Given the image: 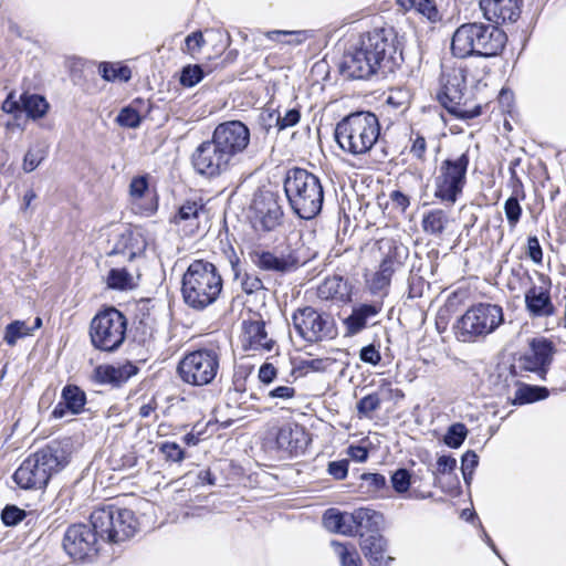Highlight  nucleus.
I'll use <instances>...</instances> for the list:
<instances>
[{
    "label": "nucleus",
    "mask_w": 566,
    "mask_h": 566,
    "mask_svg": "<svg viewBox=\"0 0 566 566\" xmlns=\"http://www.w3.org/2000/svg\"><path fill=\"white\" fill-rule=\"evenodd\" d=\"M397 2L403 10H413L432 23L442 19L434 0H397Z\"/></svg>",
    "instance_id": "32"
},
{
    "label": "nucleus",
    "mask_w": 566,
    "mask_h": 566,
    "mask_svg": "<svg viewBox=\"0 0 566 566\" xmlns=\"http://www.w3.org/2000/svg\"><path fill=\"white\" fill-rule=\"evenodd\" d=\"M539 285L533 284L524 295L525 307L532 317H548L555 314L551 298L552 283L548 276L538 274Z\"/></svg>",
    "instance_id": "20"
},
{
    "label": "nucleus",
    "mask_w": 566,
    "mask_h": 566,
    "mask_svg": "<svg viewBox=\"0 0 566 566\" xmlns=\"http://www.w3.org/2000/svg\"><path fill=\"white\" fill-rule=\"evenodd\" d=\"M377 245L381 254L378 271L392 277L394 273L403 266L409 255L408 248L394 239H381Z\"/></svg>",
    "instance_id": "22"
},
{
    "label": "nucleus",
    "mask_w": 566,
    "mask_h": 566,
    "mask_svg": "<svg viewBox=\"0 0 566 566\" xmlns=\"http://www.w3.org/2000/svg\"><path fill=\"white\" fill-rule=\"evenodd\" d=\"M160 451L166 457L167 460L174 462H180L184 460L185 453L179 444L176 442H165L160 447Z\"/></svg>",
    "instance_id": "59"
},
{
    "label": "nucleus",
    "mask_w": 566,
    "mask_h": 566,
    "mask_svg": "<svg viewBox=\"0 0 566 566\" xmlns=\"http://www.w3.org/2000/svg\"><path fill=\"white\" fill-rule=\"evenodd\" d=\"M24 516L25 512L14 505L6 506L1 514L2 522L8 526L17 525Z\"/></svg>",
    "instance_id": "57"
},
{
    "label": "nucleus",
    "mask_w": 566,
    "mask_h": 566,
    "mask_svg": "<svg viewBox=\"0 0 566 566\" xmlns=\"http://www.w3.org/2000/svg\"><path fill=\"white\" fill-rule=\"evenodd\" d=\"M20 101L24 112L32 118H40L44 116L49 107L45 98L38 94H23L20 96Z\"/></svg>",
    "instance_id": "38"
},
{
    "label": "nucleus",
    "mask_w": 566,
    "mask_h": 566,
    "mask_svg": "<svg viewBox=\"0 0 566 566\" xmlns=\"http://www.w3.org/2000/svg\"><path fill=\"white\" fill-rule=\"evenodd\" d=\"M457 467V460L450 455H441L437 461V472L440 474L451 473Z\"/></svg>",
    "instance_id": "63"
},
{
    "label": "nucleus",
    "mask_w": 566,
    "mask_h": 566,
    "mask_svg": "<svg viewBox=\"0 0 566 566\" xmlns=\"http://www.w3.org/2000/svg\"><path fill=\"white\" fill-rule=\"evenodd\" d=\"M484 17L494 23L516 21L521 10L518 0H480Z\"/></svg>",
    "instance_id": "24"
},
{
    "label": "nucleus",
    "mask_w": 566,
    "mask_h": 566,
    "mask_svg": "<svg viewBox=\"0 0 566 566\" xmlns=\"http://www.w3.org/2000/svg\"><path fill=\"white\" fill-rule=\"evenodd\" d=\"M92 527L99 538L111 543H118L135 535L138 521L132 510L107 505L92 512L90 516Z\"/></svg>",
    "instance_id": "9"
},
{
    "label": "nucleus",
    "mask_w": 566,
    "mask_h": 566,
    "mask_svg": "<svg viewBox=\"0 0 566 566\" xmlns=\"http://www.w3.org/2000/svg\"><path fill=\"white\" fill-rule=\"evenodd\" d=\"M360 480V490L368 494H377L386 488V478L379 473H364Z\"/></svg>",
    "instance_id": "42"
},
{
    "label": "nucleus",
    "mask_w": 566,
    "mask_h": 566,
    "mask_svg": "<svg viewBox=\"0 0 566 566\" xmlns=\"http://www.w3.org/2000/svg\"><path fill=\"white\" fill-rule=\"evenodd\" d=\"M211 138L237 161L250 144V129L240 120H228L214 128Z\"/></svg>",
    "instance_id": "15"
},
{
    "label": "nucleus",
    "mask_w": 566,
    "mask_h": 566,
    "mask_svg": "<svg viewBox=\"0 0 566 566\" xmlns=\"http://www.w3.org/2000/svg\"><path fill=\"white\" fill-rule=\"evenodd\" d=\"M146 247L147 241L142 233L126 230L118 237L112 253L122 254L127 258V260L132 261L140 256L145 252Z\"/></svg>",
    "instance_id": "28"
},
{
    "label": "nucleus",
    "mask_w": 566,
    "mask_h": 566,
    "mask_svg": "<svg viewBox=\"0 0 566 566\" xmlns=\"http://www.w3.org/2000/svg\"><path fill=\"white\" fill-rule=\"evenodd\" d=\"M380 406V399L378 395L371 394L361 398L357 403V410L360 415L369 416L373 411L378 409Z\"/></svg>",
    "instance_id": "58"
},
{
    "label": "nucleus",
    "mask_w": 566,
    "mask_h": 566,
    "mask_svg": "<svg viewBox=\"0 0 566 566\" xmlns=\"http://www.w3.org/2000/svg\"><path fill=\"white\" fill-rule=\"evenodd\" d=\"M467 434V427L461 422H457L449 427L443 441L450 448H459L465 440Z\"/></svg>",
    "instance_id": "44"
},
{
    "label": "nucleus",
    "mask_w": 566,
    "mask_h": 566,
    "mask_svg": "<svg viewBox=\"0 0 566 566\" xmlns=\"http://www.w3.org/2000/svg\"><path fill=\"white\" fill-rule=\"evenodd\" d=\"M223 280L217 266L206 260H193L187 268L181 282L184 302L201 311L212 305L220 296Z\"/></svg>",
    "instance_id": "4"
},
{
    "label": "nucleus",
    "mask_w": 566,
    "mask_h": 566,
    "mask_svg": "<svg viewBox=\"0 0 566 566\" xmlns=\"http://www.w3.org/2000/svg\"><path fill=\"white\" fill-rule=\"evenodd\" d=\"M479 463V458L474 451H467L462 457L461 470L467 483H470L473 471Z\"/></svg>",
    "instance_id": "54"
},
{
    "label": "nucleus",
    "mask_w": 566,
    "mask_h": 566,
    "mask_svg": "<svg viewBox=\"0 0 566 566\" xmlns=\"http://www.w3.org/2000/svg\"><path fill=\"white\" fill-rule=\"evenodd\" d=\"M301 118L300 111L296 108H291L285 111V114L282 116L280 113L276 116L275 125L279 130L286 129L289 127L295 126Z\"/></svg>",
    "instance_id": "53"
},
{
    "label": "nucleus",
    "mask_w": 566,
    "mask_h": 566,
    "mask_svg": "<svg viewBox=\"0 0 566 566\" xmlns=\"http://www.w3.org/2000/svg\"><path fill=\"white\" fill-rule=\"evenodd\" d=\"M533 354H555L559 349L556 344L544 336L535 337L530 342Z\"/></svg>",
    "instance_id": "52"
},
{
    "label": "nucleus",
    "mask_w": 566,
    "mask_h": 566,
    "mask_svg": "<svg viewBox=\"0 0 566 566\" xmlns=\"http://www.w3.org/2000/svg\"><path fill=\"white\" fill-rule=\"evenodd\" d=\"M295 395V389L289 386H279L269 391V397L273 399H282L287 400L293 398Z\"/></svg>",
    "instance_id": "64"
},
{
    "label": "nucleus",
    "mask_w": 566,
    "mask_h": 566,
    "mask_svg": "<svg viewBox=\"0 0 566 566\" xmlns=\"http://www.w3.org/2000/svg\"><path fill=\"white\" fill-rule=\"evenodd\" d=\"M506 34L493 24L467 22L455 29L451 39V54L458 59L491 57L502 52Z\"/></svg>",
    "instance_id": "3"
},
{
    "label": "nucleus",
    "mask_w": 566,
    "mask_h": 566,
    "mask_svg": "<svg viewBox=\"0 0 566 566\" xmlns=\"http://www.w3.org/2000/svg\"><path fill=\"white\" fill-rule=\"evenodd\" d=\"M241 348L243 350H265L275 349V340L268 336L264 323L260 321L244 322L243 332L240 336Z\"/></svg>",
    "instance_id": "23"
},
{
    "label": "nucleus",
    "mask_w": 566,
    "mask_h": 566,
    "mask_svg": "<svg viewBox=\"0 0 566 566\" xmlns=\"http://www.w3.org/2000/svg\"><path fill=\"white\" fill-rule=\"evenodd\" d=\"M116 122L127 128H137L140 125L142 116L133 106H126L120 109Z\"/></svg>",
    "instance_id": "47"
},
{
    "label": "nucleus",
    "mask_w": 566,
    "mask_h": 566,
    "mask_svg": "<svg viewBox=\"0 0 566 566\" xmlns=\"http://www.w3.org/2000/svg\"><path fill=\"white\" fill-rule=\"evenodd\" d=\"M502 322L501 306L480 303L460 317L455 325L457 337L461 342H471L476 336L492 333Z\"/></svg>",
    "instance_id": "10"
},
{
    "label": "nucleus",
    "mask_w": 566,
    "mask_h": 566,
    "mask_svg": "<svg viewBox=\"0 0 566 566\" xmlns=\"http://www.w3.org/2000/svg\"><path fill=\"white\" fill-rule=\"evenodd\" d=\"M308 442L304 428L296 422H286L276 433L277 447L287 452L303 451Z\"/></svg>",
    "instance_id": "25"
},
{
    "label": "nucleus",
    "mask_w": 566,
    "mask_h": 566,
    "mask_svg": "<svg viewBox=\"0 0 566 566\" xmlns=\"http://www.w3.org/2000/svg\"><path fill=\"white\" fill-rule=\"evenodd\" d=\"M348 285L340 276L325 279L317 287V295L321 300L344 301L348 297Z\"/></svg>",
    "instance_id": "31"
},
{
    "label": "nucleus",
    "mask_w": 566,
    "mask_h": 566,
    "mask_svg": "<svg viewBox=\"0 0 566 566\" xmlns=\"http://www.w3.org/2000/svg\"><path fill=\"white\" fill-rule=\"evenodd\" d=\"M217 356H184L178 365L182 380L195 386L211 382L217 375Z\"/></svg>",
    "instance_id": "18"
},
{
    "label": "nucleus",
    "mask_w": 566,
    "mask_h": 566,
    "mask_svg": "<svg viewBox=\"0 0 566 566\" xmlns=\"http://www.w3.org/2000/svg\"><path fill=\"white\" fill-rule=\"evenodd\" d=\"M46 157V149L44 146L36 145L31 147L23 159V170L27 172L33 171Z\"/></svg>",
    "instance_id": "45"
},
{
    "label": "nucleus",
    "mask_w": 566,
    "mask_h": 566,
    "mask_svg": "<svg viewBox=\"0 0 566 566\" xmlns=\"http://www.w3.org/2000/svg\"><path fill=\"white\" fill-rule=\"evenodd\" d=\"M195 171L206 178H216L229 171L235 161L213 139L202 142L191 155Z\"/></svg>",
    "instance_id": "13"
},
{
    "label": "nucleus",
    "mask_w": 566,
    "mask_h": 566,
    "mask_svg": "<svg viewBox=\"0 0 566 566\" xmlns=\"http://www.w3.org/2000/svg\"><path fill=\"white\" fill-rule=\"evenodd\" d=\"M284 191L295 214L302 219L316 217L323 207L324 192L321 180L302 169H290L284 179Z\"/></svg>",
    "instance_id": "7"
},
{
    "label": "nucleus",
    "mask_w": 566,
    "mask_h": 566,
    "mask_svg": "<svg viewBox=\"0 0 566 566\" xmlns=\"http://www.w3.org/2000/svg\"><path fill=\"white\" fill-rule=\"evenodd\" d=\"M548 391L544 387H535L528 385H521L515 391L513 405H524L545 399Z\"/></svg>",
    "instance_id": "36"
},
{
    "label": "nucleus",
    "mask_w": 566,
    "mask_h": 566,
    "mask_svg": "<svg viewBox=\"0 0 566 566\" xmlns=\"http://www.w3.org/2000/svg\"><path fill=\"white\" fill-rule=\"evenodd\" d=\"M391 484L396 492L405 493L409 490L411 484V475L406 469H398L391 475Z\"/></svg>",
    "instance_id": "51"
},
{
    "label": "nucleus",
    "mask_w": 566,
    "mask_h": 566,
    "mask_svg": "<svg viewBox=\"0 0 566 566\" xmlns=\"http://www.w3.org/2000/svg\"><path fill=\"white\" fill-rule=\"evenodd\" d=\"M281 35L290 36L285 43L292 44V45H298L303 42H305L310 36V31H281V30H273L265 33V36L273 41H279V38Z\"/></svg>",
    "instance_id": "46"
},
{
    "label": "nucleus",
    "mask_w": 566,
    "mask_h": 566,
    "mask_svg": "<svg viewBox=\"0 0 566 566\" xmlns=\"http://www.w3.org/2000/svg\"><path fill=\"white\" fill-rule=\"evenodd\" d=\"M360 548L371 566H389L394 560L387 554V542L380 534H371L364 537Z\"/></svg>",
    "instance_id": "27"
},
{
    "label": "nucleus",
    "mask_w": 566,
    "mask_h": 566,
    "mask_svg": "<svg viewBox=\"0 0 566 566\" xmlns=\"http://www.w3.org/2000/svg\"><path fill=\"white\" fill-rule=\"evenodd\" d=\"M380 136L378 117L370 112H356L344 117L335 128L342 150L353 156L368 154Z\"/></svg>",
    "instance_id": "6"
},
{
    "label": "nucleus",
    "mask_w": 566,
    "mask_h": 566,
    "mask_svg": "<svg viewBox=\"0 0 566 566\" xmlns=\"http://www.w3.org/2000/svg\"><path fill=\"white\" fill-rule=\"evenodd\" d=\"M203 210V205L198 201H186L184 202L177 213L170 219L172 223L180 224L187 222L192 224L199 217V213Z\"/></svg>",
    "instance_id": "39"
},
{
    "label": "nucleus",
    "mask_w": 566,
    "mask_h": 566,
    "mask_svg": "<svg viewBox=\"0 0 566 566\" xmlns=\"http://www.w3.org/2000/svg\"><path fill=\"white\" fill-rule=\"evenodd\" d=\"M70 459L67 446L52 442L30 454L13 474L15 483L22 489H41L51 476L62 470Z\"/></svg>",
    "instance_id": "5"
},
{
    "label": "nucleus",
    "mask_w": 566,
    "mask_h": 566,
    "mask_svg": "<svg viewBox=\"0 0 566 566\" xmlns=\"http://www.w3.org/2000/svg\"><path fill=\"white\" fill-rule=\"evenodd\" d=\"M381 521L382 515L380 513L366 507L357 509L352 513L329 509L323 516V524L326 530L343 535H354L363 527H377Z\"/></svg>",
    "instance_id": "12"
},
{
    "label": "nucleus",
    "mask_w": 566,
    "mask_h": 566,
    "mask_svg": "<svg viewBox=\"0 0 566 566\" xmlns=\"http://www.w3.org/2000/svg\"><path fill=\"white\" fill-rule=\"evenodd\" d=\"M249 256L254 266L265 272L285 274L300 265V260L292 250L270 251L256 248L250 251Z\"/></svg>",
    "instance_id": "17"
},
{
    "label": "nucleus",
    "mask_w": 566,
    "mask_h": 566,
    "mask_svg": "<svg viewBox=\"0 0 566 566\" xmlns=\"http://www.w3.org/2000/svg\"><path fill=\"white\" fill-rule=\"evenodd\" d=\"M331 546L340 566H363V560L354 544L332 541Z\"/></svg>",
    "instance_id": "34"
},
{
    "label": "nucleus",
    "mask_w": 566,
    "mask_h": 566,
    "mask_svg": "<svg viewBox=\"0 0 566 566\" xmlns=\"http://www.w3.org/2000/svg\"><path fill=\"white\" fill-rule=\"evenodd\" d=\"M126 327V317L115 307L99 312L91 323L92 343L99 350H116L125 339Z\"/></svg>",
    "instance_id": "11"
},
{
    "label": "nucleus",
    "mask_w": 566,
    "mask_h": 566,
    "mask_svg": "<svg viewBox=\"0 0 566 566\" xmlns=\"http://www.w3.org/2000/svg\"><path fill=\"white\" fill-rule=\"evenodd\" d=\"M98 538L99 535L92 525L74 524L65 532L63 547L71 558L83 560L97 552Z\"/></svg>",
    "instance_id": "16"
},
{
    "label": "nucleus",
    "mask_w": 566,
    "mask_h": 566,
    "mask_svg": "<svg viewBox=\"0 0 566 566\" xmlns=\"http://www.w3.org/2000/svg\"><path fill=\"white\" fill-rule=\"evenodd\" d=\"M390 282V276L377 271L368 281V286L373 294H380L389 287Z\"/></svg>",
    "instance_id": "55"
},
{
    "label": "nucleus",
    "mask_w": 566,
    "mask_h": 566,
    "mask_svg": "<svg viewBox=\"0 0 566 566\" xmlns=\"http://www.w3.org/2000/svg\"><path fill=\"white\" fill-rule=\"evenodd\" d=\"M42 319L36 317L32 325H29L24 321H14L7 325L4 329L3 339L9 345H14L19 339L32 335L33 331L40 328Z\"/></svg>",
    "instance_id": "33"
},
{
    "label": "nucleus",
    "mask_w": 566,
    "mask_h": 566,
    "mask_svg": "<svg viewBox=\"0 0 566 566\" xmlns=\"http://www.w3.org/2000/svg\"><path fill=\"white\" fill-rule=\"evenodd\" d=\"M334 360L329 357L315 358L312 360H301L300 363L293 361V374H296L297 377H301L305 376L310 371H323Z\"/></svg>",
    "instance_id": "40"
},
{
    "label": "nucleus",
    "mask_w": 566,
    "mask_h": 566,
    "mask_svg": "<svg viewBox=\"0 0 566 566\" xmlns=\"http://www.w3.org/2000/svg\"><path fill=\"white\" fill-rule=\"evenodd\" d=\"M203 78V71L200 65H188L181 71L180 83L184 86L192 87Z\"/></svg>",
    "instance_id": "50"
},
{
    "label": "nucleus",
    "mask_w": 566,
    "mask_h": 566,
    "mask_svg": "<svg viewBox=\"0 0 566 566\" xmlns=\"http://www.w3.org/2000/svg\"><path fill=\"white\" fill-rule=\"evenodd\" d=\"M551 361L552 356H520L518 367L526 371L534 373L541 379H544Z\"/></svg>",
    "instance_id": "37"
},
{
    "label": "nucleus",
    "mask_w": 566,
    "mask_h": 566,
    "mask_svg": "<svg viewBox=\"0 0 566 566\" xmlns=\"http://www.w3.org/2000/svg\"><path fill=\"white\" fill-rule=\"evenodd\" d=\"M128 198L132 210L136 214L150 217L158 210V195L149 186L148 175L133 177L128 187Z\"/></svg>",
    "instance_id": "19"
},
{
    "label": "nucleus",
    "mask_w": 566,
    "mask_h": 566,
    "mask_svg": "<svg viewBox=\"0 0 566 566\" xmlns=\"http://www.w3.org/2000/svg\"><path fill=\"white\" fill-rule=\"evenodd\" d=\"M185 43L187 46V51L189 53H193V52L199 51L203 46L205 39H203L202 33L200 31H197V32H192L191 34H189L186 38Z\"/></svg>",
    "instance_id": "62"
},
{
    "label": "nucleus",
    "mask_w": 566,
    "mask_h": 566,
    "mask_svg": "<svg viewBox=\"0 0 566 566\" xmlns=\"http://www.w3.org/2000/svg\"><path fill=\"white\" fill-rule=\"evenodd\" d=\"M265 208H256V216L253 221V227L256 231H272L281 222L282 210L276 201L270 199L264 203Z\"/></svg>",
    "instance_id": "30"
},
{
    "label": "nucleus",
    "mask_w": 566,
    "mask_h": 566,
    "mask_svg": "<svg viewBox=\"0 0 566 566\" xmlns=\"http://www.w3.org/2000/svg\"><path fill=\"white\" fill-rule=\"evenodd\" d=\"M409 153L420 163L427 160V140L420 133L411 134Z\"/></svg>",
    "instance_id": "48"
},
{
    "label": "nucleus",
    "mask_w": 566,
    "mask_h": 566,
    "mask_svg": "<svg viewBox=\"0 0 566 566\" xmlns=\"http://www.w3.org/2000/svg\"><path fill=\"white\" fill-rule=\"evenodd\" d=\"M527 255L535 263H541L543 259V251L537 237H530L527 239Z\"/></svg>",
    "instance_id": "61"
},
{
    "label": "nucleus",
    "mask_w": 566,
    "mask_h": 566,
    "mask_svg": "<svg viewBox=\"0 0 566 566\" xmlns=\"http://www.w3.org/2000/svg\"><path fill=\"white\" fill-rule=\"evenodd\" d=\"M397 36L392 30H374L359 38L344 54L339 70L352 80H367L379 70L392 71L397 64Z\"/></svg>",
    "instance_id": "1"
},
{
    "label": "nucleus",
    "mask_w": 566,
    "mask_h": 566,
    "mask_svg": "<svg viewBox=\"0 0 566 566\" xmlns=\"http://www.w3.org/2000/svg\"><path fill=\"white\" fill-rule=\"evenodd\" d=\"M111 289L126 290L133 286V276L125 269H112L107 276Z\"/></svg>",
    "instance_id": "43"
},
{
    "label": "nucleus",
    "mask_w": 566,
    "mask_h": 566,
    "mask_svg": "<svg viewBox=\"0 0 566 566\" xmlns=\"http://www.w3.org/2000/svg\"><path fill=\"white\" fill-rule=\"evenodd\" d=\"M504 212L512 229L516 227L522 217V207L516 197L512 196L504 202Z\"/></svg>",
    "instance_id": "49"
},
{
    "label": "nucleus",
    "mask_w": 566,
    "mask_h": 566,
    "mask_svg": "<svg viewBox=\"0 0 566 566\" xmlns=\"http://www.w3.org/2000/svg\"><path fill=\"white\" fill-rule=\"evenodd\" d=\"M295 333L307 343L328 338L333 333V322L328 315L307 306L298 308L292 316Z\"/></svg>",
    "instance_id": "14"
},
{
    "label": "nucleus",
    "mask_w": 566,
    "mask_h": 566,
    "mask_svg": "<svg viewBox=\"0 0 566 566\" xmlns=\"http://www.w3.org/2000/svg\"><path fill=\"white\" fill-rule=\"evenodd\" d=\"M98 71L102 77L108 82L116 80L127 82L132 76L129 67L107 62L101 63Z\"/></svg>",
    "instance_id": "41"
},
{
    "label": "nucleus",
    "mask_w": 566,
    "mask_h": 566,
    "mask_svg": "<svg viewBox=\"0 0 566 566\" xmlns=\"http://www.w3.org/2000/svg\"><path fill=\"white\" fill-rule=\"evenodd\" d=\"M85 403V392L75 385H66L62 389L61 401L53 409L52 416L60 419L63 418L66 412L78 415L84 410Z\"/></svg>",
    "instance_id": "26"
},
{
    "label": "nucleus",
    "mask_w": 566,
    "mask_h": 566,
    "mask_svg": "<svg viewBox=\"0 0 566 566\" xmlns=\"http://www.w3.org/2000/svg\"><path fill=\"white\" fill-rule=\"evenodd\" d=\"M489 73L485 64H470L465 67L451 69L441 75V90L438 98L441 105L452 115L461 119H472L481 114V105L473 106L468 104L465 97V83L470 80L480 85Z\"/></svg>",
    "instance_id": "2"
},
{
    "label": "nucleus",
    "mask_w": 566,
    "mask_h": 566,
    "mask_svg": "<svg viewBox=\"0 0 566 566\" xmlns=\"http://www.w3.org/2000/svg\"><path fill=\"white\" fill-rule=\"evenodd\" d=\"M470 165L468 151L443 159L433 179L434 197L446 206H453L467 185Z\"/></svg>",
    "instance_id": "8"
},
{
    "label": "nucleus",
    "mask_w": 566,
    "mask_h": 566,
    "mask_svg": "<svg viewBox=\"0 0 566 566\" xmlns=\"http://www.w3.org/2000/svg\"><path fill=\"white\" fill-rule=\"evenodd\" d=\"M327 472L336 480H344L348 473V461H332L327 465Z\"/></svg>",
    "instance_id": "60"
},
{
    "label": "nucleus",
    "mask_w": 566,
    "mask_h": 566,
    "mask_svg": "<svg viewBox=\"0 0 566 566\" xmlns=\"http://www.w3.org/2000/svg\"><path fill=\"white\" fill-rule=\"evenodd\" d=\"M137 373V368L130 363L120 366L103 365L95 369V377L102 384L119 386Z\"/></svg>",
    "instance_id": "29"
},
{
    "label": "nucleus",
    "mask_w": 566,
    "mask_h": 566,
    "mask_svg": "<svg viewBox=\"0 0 566 566\" xmlns=\"http://www.w3.org/2000/svg\"><path fill=\"white\" fill-rule=\"evenodd\" d=\"M382 311V301L355 304L352 313L344 319L346 335H355L377 323V317Z\"/></svg>",
    "instance_id": "21"
},
{
    "label": "nucleus",
    "mask_w": 566,
    "mask_h": 566,
    "mask_svg": "<svg viewBox=\"0 0 566 566\" xmlns=\"http://www.w3.org/2000/svg\"><path fill=\"white\" fill-rule=\"evenodd\" d=\"M241 287L242 291L249 295L264 290L262 280L258 275L250 273H244L241 280Z\"/></svg>",
    "instance_id": "56"
},
{
    "label": "nucleus",
    "mask_w": 566,
    "mask_h": 566,
    "mask_svg": "<svg viewBox=\"0 0 566 566\" xmlns=\"http://www.w3.org/2000/svg\"><path fill=\"white\" fill-rule=\"evenodd\" d=\"M448 223V216L442 209H433L427 212L422 219V228L426 233L439 235Z\"/></svg>",
    "instance_id": "35"
}]
</instances>
